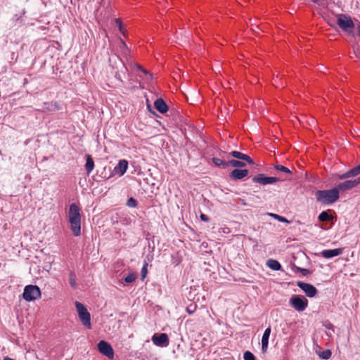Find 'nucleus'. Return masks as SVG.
Masks as SVG:
<instances>
[{
  "label": "nucleus",
  "instance_id": "nucleus-42",
  "mask_svg": "<svg viewBox=\"0 0 360 360\" xmlns=\"http://www.w3.org/2000/svg\"><path fill=\"white\" fill-rule=\"evenodd\" d=\"M357 29H358V35H359V37H360V24H359V25H358V26H357Z\"/></svg>",
  "mask_w": 360,
  "mask_h": 360
},
{
  "label": "nucleus",
  "instance_id": "nucleus-13",
  "mask_svg": "<svg viewBox=\"0 0 360 360\" xmlns=\"http://www.w3.org/2000/svg\"><path fill=\"white\" fill-rule=\"evenodd\" d=\"M229 155L232 156L234 158L244 160L250 165H255V162L252 158H251L249 155L240 153L239 151L233 150L229 153Z\"/></svg>",
  "mask_w": 360,
  "mask_h": 360
},
{
  "label": "nucleus",
  "instance_id": "nucleus-25",
  "mask_svg": "<svg viewBox=\"0 0 360 360\" xmlns=\"http://www.w3.org/2000/svg\"><path fill=\"white\" fill-rule=\"evenodd\" d=\"M79 318L83 326L86 327L88 329L91 328V316H79Z\"/></svg>",
  "mask_w": 360,
  "mask_h": 360
},
{
  "label": "nucleus",
  "instance_id": "nucleus-14",
  "mask_svg": "<svg viewBox=\"0 0 360 360\" xmlns=\"http://www.w3.org/2000/svg\"><path fill=\"white\" fill-rule=\"evenodd\" d=\"M343 252L342 248L323 250L321 255L326 259H330L341 255Z\"/></svg>",
  "mask_w": 360,
  "mask_h": 360
},
{
  "label": "nucleus",
  "instance_id": "nucleus-24",
  "mask_svg": "<svg viewBox=\"0 0 360 360\" xmlns=\"http://www.w3.org/2000/svg\"><path fill=\"white\" fill-rule=\"evenodd\" d=\"M212 160L214 165L217 167H221L223 168L229 167L228 161L222 160L218 158H213Z\"/></svg>",
  "mask_w": 360,
  "mask_h": 360
},
{
  "label": "nucleus",
  "instance_id": "nucleus-40",
  "mask_svg": "<svg viewBox=\"0 0 360 360\" xmlns=\"http://www.w3.org/2000/svg\"><path fill=\"white\" fill-rule=\"evenodd\" d=\"M121 43L122 44L123 48L124 49V50L123 51V53H125L127 51H128V47H127L126 43L123 40H121Z\"/></svg>",
  "mask_w": 360,
  "mask_h": 360
},
{
  "label": "nucleus",
  "instance_id": "nucleus-26",
  "mask_svg": "<svg viewBox=\"0 0 360 360\" xmlns=\"http://www.w3.org/2000/svg\"><path fill=\"white\" fill-rule=\"evenodd\" d=\"M69 283L70 286L75 289L77 286V281H76V275L74 273V271H70L69 274Z\"/></svg>",
  "mask_w": 360,
  "mask_h": 360
},
{
  "label": "nucleus",
  "instance_id": "nucleus-31",
  "mask_svg": "<svg viewBox=\"0 0 360 360\" xmlns=\"http://www.w3.org/2000/svg\"><path fill=\"white\" fill-rule=\"evenodd\" d=\"M136 68L141 71L142 72L146 77V79H153V75L149 73L147 70H146L145 69H143L141 66H140L139 65L136 64Z\"/></svg>",
  "mask_w": 360,
  "mask_h": 360
},
{
  "label": "nucleus",
  "instance_id": "nucleus-45",
  "mask_svg": "<svg viewBox=\"0 0 360 360\" xmlns=\"http://www.w3.org/2000/svg\"><path fill=\"white\" fill-rule=\"evenodd\" d=\"M217 322L219 324H221V321H220L219 319H217Z\"/></svg>",
  "mask_w": 360,
  "mask_h": 360
},
{
  "label": "nucleus",
  "instance_id": "nucleus-6",
  "mask_svg": "<svg viewBox=\"0 0 360 360\" xmlns=\"http://www.w3.org/2000/svg\"><path fill=\"white\" fill-rule=\"evenodd\" d=\"M297 285L308 297H314L317 294V289L311 284L303 281H297Z\"/></svg>",
  "mask_w": 360,
  "mask_h": 360
},
{
  "label": "nucleus",
  "instance_id": "nucleus-43",
  "mask_svg": "<svg viewBox=\"0 0 360 360\" xmlns=\"http://www.w3.org/2000/svg\"><path fill=\"white\" fill-rule=\"evenodd\" d=\"M4 360H15V359L10 358L8 356H6V357H4Z\"/></svg>",
  "mask_w": 360,
  "mask_h": 360
},
{
  "label": "nucleus",
  "instance_id": "nucleus-5",
  "mask_svg": "<svg viewBox=\"0 0 360 360\" xmlns=\"http://www.w3.org/2000/svg\"><path fill=\"white\" fill-rule=\"evenodd\" d=\"M290 302L293 308L302 311L307 307L308 300L302 295H293L290 298Z\"/></svg>",
  "mask_w": 360,
  "mask_h": 360
},
{
  "label": "nucleus",
  "instance_id": "nucleus-28",
  "mask_svg": "<svg viewBox=\"0 0 360 360\" xmlns=\"http://www.w3.org/2000/svg\"><path fill=\"white\" fill-rule=\"evenodd\" d=\"M331 351L330 349H325L322 352H319L318 353V355L320 358L324 360H327L330 358L331 356Z\"/></svg>",
  "mask_w": 360,
  "mask_h": 360
},
{
  "label": "nucleus",
  "instance_id": "nucleus-23",
  "mask_svg": "<svg viewBox=\"0 0 360 360\" xmlns=\"http://www.w3.org/2000/svg\"><path fill=\"white\" fill-rule=\"evenodd\" d=\"M127 72L128 68L124 63H122V68L120 71L116 72L115 78L120 80V82H122V79L124 77H125V75Z\"/></svg>",
  "mask_w": 360,
  "mask_h": 360
},
{
  "label": "nucleus",
  "instance_id": "nucleus-3",
  "mask_svg": "<svg viewBox=\"0 0 360 360\" xmlns=\"http://www.w3.org/2000/svg\"><path fill=\"white\" fill-rule=\"evenodd\" d=\"M41 296V290L40 288L35 285H26L24 288V292L22 293V297L26 301H33L40 297Z\"/></svg>",
  "mask_w": 360,
  "mask_h": 360
},
{
  "label": "nucleus",
  "instance_id": "nucleus-30",
  "mask_svg": "<svg viewBox=\"0 0 360 360\" xmlns=\"http://www.w3.org/2000/svg\"><path fill=\"white\" fill-rule=\"evenodd\" d=\"M136 279V273H134V272L130 273L129 274H128L127 276H126L123 278L124 281L127 283H133L134 281H135Z\"/></svg>",
  "mask_w": 360,
  "mask_h": 360
},
{
  "label": "nucleus",
  "instance_id": "nucleus-20",
  "mask_svg": "<svg viewBox=\"0 0 360 360\" xmlns=\"http://www.w3.org/2000/svg\"><path fill=\"white\" fill-rule=\"evenodd\" d=\"M94 168V161L90 155H86V164L85 169L86 170L87 174H89Z\"/></svg>",
  "mask_w": 360,
  "mask_h": 360
},
{
  "label": "nucleus",
  "instance_id": "nucleus-18",
  "mask_svg": "<svg viewBox=\"0 0 360 360\" xmlns=\"http://www.w3.org/2000/svg\"><path fill=\"white\" fill-rule=\"evenodd\" d=\"M332 212H333L332 210H327L321 212L318 216V220L321 222L332 221L333 219Z\"/></svg>",
  "mask_w": 360,
  "mask_h": 360
},
{
  "label": "nucleus",
  "instance_id": "nucleus-9",
  "mask_svg": "<svg viewBox=\"0 0 360 360\" xmlns=\"http://www.w3.org/2000/svg\"><path fill=\"white\" fill-rule=\"evenodd\" d=\"M360 184V178H357L354 180H347L344 182L340 183L335 186L338 191L340 192L350 190Z\"/></svg>",
  "mask_w": 360,
  "mask_h": 360
},
{
  "label": "nucleus",
  "instance_id": "nucleus-12",
  "mask_svg": "<svg viewBox=\"0 0 360 360\" xmlns=\"http://www.w3.org/2000/svg\"><path fill=\"white\" fill-rule=\"evenodd\" d=\"M127 168L128 161L126 160H120L118 164L114 167L113 172L122 176L125 174Z\"/></svg>",
  "mask_w": 360,
  "mask_h": 360
},
{
  "label": "nucleus",
  "instance_id": "nucleus-15",
  "mask_svg": "<svg viewBox=\"0 0 360 360\" xmlns=\"http://www.w3.org/2000/svg\"><path fill=\"white\" fill-rule=\"evenodd\" d=\"M271 331V326H269L263 333L262 338V351L263 353H265L267 350Z\"/></svg>",
  "mask_w": 360,
  "mask_h": 360
},
{
  "label": "nucleus",
  "instance_id": "nucleus-29",
  "mask_svg": "<svg viewBox=\"0 0 360 360\" xmlns=\"http://www.w3.org/2000/svg\"><path fill=\"white\" fill-rule=\"evenodd\" d=\"M274 169L277 171L288 174H292V172L291 170H290L288 167L281 165H274Z\"/></svg>",
  "mask_w": 360,
  "mask_h": 360
},
{
  "label": "nucleus",
  "instance_id": "nucleus-34",
  "mask_svg": "<svg viewBox=\"0 0 360 360\" xmlns=\"http://www.w3.org/2000/svg\"><path fill=\"white\" fill-rule=\"evenodd\" d=\"M127 205L129 207H136L137 206V201L134 198H130L127 202Z\"/></svg>",
  "mask_w": 360,
  "mask_h": 360
},
{
  "label": "nucleus",
  "instance_id": "nucleus-38",
  "mask_svg": "<svg viewBox=\"0 0 360 360\" xmlns=\"http://www.w3.org/2000/svg\"><path fill=\"white\" fill-rule=\"evenodd\" d=\"M323 326L328 328V329H331L333 331H334L333 330V326L332 323H330V322L328 321H326L324 323H323Z\"/></svg>",
  "mask_w": 360,
  "mask_h": 360
},
{
  "label": "nucleus",
  "instance_id": "nucleus-16",
  "mask_svg": "<svg viewBox=\"0 0 360 360\" xmlns=\"http://www.w3.org/2000/svg\"><path fill=\"white\" fill-rule=\"evenodd\" d=\"M359 174H360V164L356 167L349 169L347 172L340 174L338 176V178L340 179H347L350 177L356 176Z\"/></svg>",
  "mask_w": 360,
  "mask_h": 360
},
{
  "label": "nucleus",
  "instance_id": "nucleus-17",
  "mask_svg": "<svg viewBox=\"0 0 360 360\" xmlns=\"http://www.w3.org/2000/svg\"><path fill=\"white\" fill-rule=\"evenodd\" d=\"M154 106L155 109L162 114L168 111V106L162 98H158L154 102Z\"/></svg>",
  "mask_w": 360,
  "mask_h": 360
},
{
  "label": "nucleus",
  "instance_id": "nucleus-2",
  "mask_svg": "<svg viewBox=\"0 0 360 360\" xmlns=\"http://www.w3.org/2000/svg\"><path fill=\"white\" fill-rule=\"evenodd\" d=\"M316 200L323 205H332L336 202L339 198L340 194L338 188L335 187L328 190H318L315 193Z\"/></svg>",
  "mask_w": 360,
  "mask_h": 360
},
{
  "label": "nucleus",
  "instance_id": "nucleus-1",
  "mask_svg": "<svg viewBox=\"0 0 360 360\" xmlns=\"http://www.w3.org/2000/svg\"><path fill=\"white\" fill-rule=\"evenodd\" d=\"M68 218L73 234L79 236L81 234V214L79 207L76 203L70 205Z\"/></svg>",
  "mask_w": 360,
  "mask_h": 360
},
{
  "label": "nucleus",
  "instance_id": "nucleus-4",
  "mask_svg": "<svg viewBox=\"0 0 360 360\" xmlns=\"http://www.w3.org/2000/svg\"><path fill=\"white\" fill-rule=\"evenodd\" d=\"M337 24L343 30L349 32V30L354 27V23L350 16L345 14L337 15Z\"/></svg>",
  "mask_w": 360,
  "mask_h": 360
},
{
  "label": "nucleus",
  "instance_id": "nucleus-22",
  "mask_svg": "<svg viewBox=\"0 0 360 360\" xmlns=\"http://www.w3.org/2000/svg\"><path fill=\"white\" fill-rule=\"evenodd\" d=\"M75 307L78 313V315H90L87 311L86 307L80 303L79 302H75Z\"/></svg>",
  "mask_w": 360,
  "mask_h": 360
},
{
  "label": "nucleus",
  "instance_id": "nucleus-33",
  "mask_svg": "<svg viewBox=\"0 0 360 360\" xmlns=\"http://www.w3.org/2000/svg\"><path fill=\"white\" fill-rule=\"evenodd\" d=\"M244 360H255V355L250 351H246L243 354Z\"/></svg>",
  "mask_w": 360,
  "mask_h": 360
},
{
  "label": "nucleus",
  "instance_id": "nucleus-41",
  "mask_svg": "<svg viewBox=\"0 0 360 360\" xmlns=\"http://www.w3.org/2000/svg\"><path fill=\"white\" fill-rule=\"evenodd\" d=\"M239 200H240V203H241L242 205H247V203L245 202V200H243V199H240Z\"/></svg>",
  "mask_w": 360,
  "mask_h": 360
},
{
  "label": "nucleus",
  "instance_id": "nucleus-44",
  "mask_svg": "<svg viewBox=\"0 0 360 360\" xmlns=\"http://www.w3.org/2000/svg\"><path fill=\"white\" fill-rule=\"evenodd\" d=\"M311 1L312 2H314V3H318V1H319V0H311Z\"/></svg>",
  "mask_w": 360,
  "mask_h": 360
},
{
  "label": "nucleus",
  "instance_id": "nucleus-27",
  "mask_svg": "<svg viewBox=\"0 0 360 360\" xmlns=\"http://www.w3.org/2000/svg\"><path fill=\"white\" fill-rule=\"evenodd\" d=\"M292 269L295 272H296V273L300 272L304 276H306L310 274V271L309 269L297 266L295 264H293Z\"/></svg>",
  "mask_w": 360,
  "mask_h": 360
},
{
  "label": "nucleus",
  "instance_id": "nucleus-36",
  "mask_svg": "<svg viewBox=\"0 0 360 360\" xmlns=\"http://www.w3.org/2000/svg\"><path fill=\"white\" fill-rule=\"evenodd\" d=\"M196 309V305L195 304H191L189 306L186 307V311L188 314H191L195 312Z\"/></svg>",
  "mask_w": 360,
  "mask_h": 360
},
{
  "label": "nucleus",
  "instance_id": "nucleus-21",
  "mask_svg": "<svg viewBox=\"0 0 360 360\" xmlns=\"http://www.w3.org/2000/svg\"><path fill=\"white\" fill-rule=\"evenodd\" d=\"M266 266L274 271H279L281 269V264L276 259H269L266 262Z\"/></svg>",
  "mask_w": 360,
  "mask_h": 360
},
{
  "label": "nucleus",
  "instance_id": "nucleus-39",
  "mask_svg": "<svg viewBox=\"0 0 360 360\" xmlns=\"http://www.w3.org/2000/svg\"><path fill=\"white\" fill-rule=\"evenodd\" d=\"M116 25L118 27L120 32H122V25L120 19H116L115 20Z\"/></svg>",
  "mask_w": 360,
  "mask_h": 360
},
{
  "label": "nucleus",
  "instance_id": "nucleus-35",
  "mask_svg": "<svg viewBox=\"0 0 360 360\" xmlns=\"http://www.w3.org/2000/svg\"><path fill=\"white\" fill-rule=\"evenodd\" d=\"M147 266H148V264L146 262L141 269V276L142 280H144V278L146 277V275L148 273Z\"/></svg>",
  "mask_w": 360,
  "mask_h": 360
},
{
  "label": "nucleus",
  "instance_id": "nucleus-46",
  "mask_svg": "<svg viewBox=\"0 0 360 360\" xmlns=\"http://www.w3.org/2000/svg\"><path fill=\"white\" fill-rule=\"evenodd\" d=\"M186 34H186V37H188L190 36V34H189V33H186Z\"/></svg>",
  "mask_w": 360,
  "mask_h": 360
},
{
  "label": "nucleus",
  "instance_id": "nucleus-32",
  "mask_svg": "<svg viewBox=\"0 0 360 360\" xmlns=\"http://www.w3.org/2000/svg\"><path fill=\"white\" fill-rule=\"evenodd\" d=\"M269 215L271 217H272L273 218L277 219L279 221L289 223V221H288V219L286 218H285L284 217L280 216L277 214L271 213V214H269Z\"/></svg>",
  "mask_w": 360,
  "mask_h": 360
},
{
  "label": "nucleus",
  "instance_id": "nucleus-10",
  "mask_svg": "<svg viewBox=\"0 0 360 360\" xmlns=\"http://www.w3.org/2000/svg\"><path fill=\"white\" fill-rule=\"evenodd\" d=\"M152 341L157 346L164 347L168 345L169 338L166 333H155L152 337Z\"/></svg>",
  "mask_w": 360,
  "mask_h": 360
},
{
  "label": "nucleus",
  "instance_id": "nucleus-19",
  "mask_svg": "<svg viewBox=\"0 0 360 360\" xmlns=\"http://www.w3.org/2000/svg\"><path fill=\"white\" fill-rule=\"evenodd\" d=\"M229 166H231L235 167V169H240L242 167H245L247 165V162L244 160H235L232 159L228 161Z\"/></svg>",
  "mask_w": 360,
  "mask_h": 360
},
{
  "label": "nucleus",
  "instance_id": "nucleus-7",
  "mask_svg": "<svg viewBox=\"0 0 360 360\" xmlns=\"http://www.w3.org/2000/svg\"><path fill=\"white\" fill-rule=\"evenodd\" d=\"M98 351L108 358L112 359L114 357V351L112 346L105 340H101L98 344Z\"/></svg>",
  "mask_w": 360,
  "mask_h": 360
},
{
  "label": "nucleus",
  "instance_id": "nucleus-37",
  "mask_svg": "<svg viewBox=\"0 0 360 360\" xmlns=\"http://www.w3.org/2000/svg\"><path fill=\"white\" fill-rule=\"evenodd\" d=\"M200 218L202 221H205V222H208L210 221V218L205 214L203 213H201L200 215Z\"/></svg>",
  "mask_w": 360,
  "mask_h": 360
},
{
  "label": "nucleus",
  "instance_id": "nucleus-8",
  "mask_svg": "<svg viewBox=\"0 0 360 360\" xmlns=\"http://www.w3.org/2000/svg\"><path fill=\"white\" fill-rule=\"evenodd\" d=\"M279 181L278 177L266 176L264 174H259L253 177L252 181L262 185L272 184Z\"/></svg>",
  "mask_w": 360,
  "mask_h": 360
},
{
  "label": "nucleus",
  "instance_id": "nucleus-11",
  "mask_svg": "<svg viewBox=\"0 0 360 360\" xmlns=\"http://www.w3.org/2000/svg\"><path fill=\"white\" fill-rule=\"evenodd\" d=\"M248 174L249 171L246 169H234L230 172L229 176L232 180L238 181L244 179Z\"/></svg>",
  "mask_w": 360,
  "mask_h": 360
}]
</instances>
